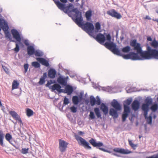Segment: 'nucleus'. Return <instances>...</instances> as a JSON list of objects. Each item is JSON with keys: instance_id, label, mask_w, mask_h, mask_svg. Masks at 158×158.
Listing matches in <instances>:
<instances>
[{"instance_id": "nucleus-9", "label": "nucleus", "mask_w": 158, "mask_h": 158, "mask_svg": "<svg viewBox=\"0 0 158 158\" xmlns=\"http://www.w3.org/2000/svg\"><path fill=\"white\" fill-rule=\"evenodd\" d=\"M84 30L89 35L93 34L94 27L91 23L87 22L84 25Z\"/></svg>"}, {"instance_id": "nucleus-64", "label": "nucleus", "mask_w": 158, "mask_h": 158, "mask_svg": "<svg viewBox=\"0 0 158 158\" xmlns=\"http://www.w3.org/2000/svg\"><path fill=\"white\" fill-rule=\"evenodd\" d=\"M24 44L27 46H29V41L27 40H24Z\"/></svg>"}, {"instance_id": "nucleus-59", "label": "nucleus", "mask_w": 158, "mask_h": 158, "mask_svg": "<svg viewBox=\"0 0 158 158\" xmlns=\"http://www.w3.org/2000/svg\"><path fill=\"white\" fill-rule=\"evenodd\" d=\"M6 22V21L2 18L0 17V26L2 25Z\"/></svg>"}, {"instance_id": "nucleus-11", "label": "nucleus", "mask_w": 158, "mask_h": 158, "mask_svg": "<svg viewBox=\"0 0 158 158\" xmlns=\"http://www.w3.org/2000/svg\"><path fill=\"white\" fill-rule=\"evenodd\" d=\"M108 15L117 19H120L122 16L121 14L116 11L114 9H112L109 10L107 12Z\"/></svg>"}, {"instance_id": "nucleus-26", "label": "nucleus", "mask_w": 158, "mask_h": 158, "mask_svg": "<svg viewBox=\"0 0 158 158\" xmlns=\"http://www.w3.org/2000/svg\"><path fill=\"white\" fill-rule=\"evenodd\" d=\"M94 111L98 118H100L101 119L102 118L99 108L98 107L95 108L94 109Z\"/></svg>"}, {"instance_id": "nucleus-14", "label": "nucleus", "mask_w": 158, "mask_h": 158, "mask_svg": "<svg viewBox=\"0 0 158 158\" xmlns=\"http://www.w3.org/2000/svg\"><path fill=\"white\" fill-rule=\"evenodd\" d=\"M95 39L98 42L102 44L105 41V37L103 35L99 33L97 35Z\"/></svg>"}, {"instance_id": "nucleus-58", "label": "nucleus", "mask_w": 158, "mask_h": 158, "mask_svg": "<svg viewBox=\"0 0 158 158\" xmlns=\"http://www.w3.org/2000/svg\"><path fill=\"white\" fill-rule=\"evenodd\" d=\"M28 67V64H25L24 65V73H26Z\"/></svg>"}, {"instance_id": "nucleus-19", "label": "nucleus", "mask_w": 158, "mask_h": 158, "mask_svg": "<svg viewBox=\"0 0 158 158\" xmlns=\"http://www.w3.org/2000/svg\"><path fill=\"white\" fill-rule=\"evenodd\" d=\"M61 87L60 85L57 83H55L52 85H51L50 86L49 89H52V91L53 92L55 90H56L59 92L60 88Z\"/></svg>"}, {"instance_id": "nucleus-12", "label": "nucleus", "mask_w": 158, "mask_h": 158, "mask_svg": "<svg viewBox=\"0 0 158 158\" xmlns=\"http://www.w3.org/2000/svg\"><path fill=\"white\" fill-rule=\"evenodd\" d=\"M113 150L114 152L123 154H128L132 152L131 151L128 149H125L123 148H115L113 149Z\"/></svg>"}, {"instance_id": "nucleus-3", "label": "nucleus", "mask_w": 158, "mask_h": 158, "mask_svg": "<svg viewBox=\"0 0 158 158\" xmlns=\"http://www.w3.org/2000/svg\"><path fill=\"white\" fill-rule=\"evenodd\" d=\"M111 105L113 108H111L109 110V114L113 118H116L118 115V111L121 110V106L120 103L116 99H114L111 102Z\"/></svg>"}, {"instance_id": "nucleus-13", "label": "nucleus", "mask_w": 158, "mask_h": 158, "mask_svg": "<svg viewBox=\"0 0 158 158\" xmlns=\"http://www.w3.org/2000/svg\"><path fill=\"white\" fill-rule=\"evenodd\" d=\"M11 33L13 37L17 41L20 42L21 38L18 31L15 29H12L11 31Z\"/></svg>"}, {"instance_id": "nucleus-22", "label": "nucleus", "mask_w": 158, "mask_h": 158, "mask_svg": "<svg viewBox=\"0 0 158 158\" xmlns=\"http://www.w3.org/2000/svg\"><path fill=\"white\" fill-rule=\"evenodd\" d=\"M53 0L59 9L61 10H64L65 8L64 4L60 3L58 0Z\"/></svg>"}, {"instance_id": "nucleus-55", "label": "nucleus", "mask_w": 158, "mask_h": 158, "mask_svg": "<svg viewBox=\"0 0 158 158\" xmlns=\"http://www.w3.org/2000/svg\"><path fill=\"white\" fill-rule=\"evenodd\" d=\"M96 98H97V105H100L101 104V100L99 98V96H97L96 97Z\"/></svg>"}, {"instance_id": "nucleus-25", "label": "nucleus", "mask_w": 158, "mask_h": 158, "mask_svg": "<svg viewBox=\"0 0 158 158\" xmlns=\"http://www.w3.org/2000/svg\"><path fill=\"white\" fill-rule=\"evenodd\" d=\"M72 100L73 103L75 105H77L81 101L77 96H73L72 97Z\"/></svg>"}, {"instance_id": "nucleus-46", "label": "nucleus", "mask_w": 158, "mask_h": 158, "mask_svg": "<svg viewBox=\"0 0 158 158\" xmlns=\"http://www.w3.org/2000/svg\"><path fill=\"white\" fill-rule=\"evenodd\" d=\"M127 93H130L135 91V88H128L127 87L126 88Z\"/></svg>"}, {"instance_id": "nucleus-63", "label": "nucleus", "mask_w": 158, "mask_h": 158, "mask_svg": "<svg viewBox=\"0 0 158 158\" xmlns=\"http://www.w3.org/2000/svg\"><path fill=\"white\" fill-rule=\"evenodd\" d=\"M47 77V74L46 72H45L43 73V75L41 76L40 78L45 80V79Z\"/></svg>"}, {"instance_id": "nucleus-23", "label": "nucleus", "mask_w": 158, "mask_h": 158, "mask_svg": "<svg viewBox=\"0 0 158 158\" xmlns=\"http://www.w3.org/2000/svg\"><path fill=\"white\" fill-rule=\"evenodd\" d=\"M65 86V93L68 95H71L73 90V87L69 85H66Z\"/></svg>"}, {"instance_id": "nucleus-20", "label": "nucleus", "mask_w": 158, "mask_h": 158, "mask_svg": "<svg viewBox=\"0 0 158 158\" xmlns=\"http://www.w3.org/2000/svg\"><path fill=\"white\" fill-rule=\"evenodd\" d=\"M139 106V102L137 100H135L131 104L132 108L135 111L137 110Z\"/></svg>"}, {"instance_id": "nucleus-44", "label": "nucleus", "mask_w": 158, "mask_h": 158, "mask_svg": "<svg viewBox=\"0 0 158 158\" xmlns=\"http://www.w3.org/2000/svg\"><path fill=\"white\" fill-rule=\"evenodd\" d=\"M148 105L145 103H143L142 106V109L143 110H148Z\"/></svg>"}, {"instance_id": "nucleus-51", "label": "nucleus", "mask_w": 158, "mask_h": 158, "mask_svg": "<svg viewBox=\"0 0 158 158\" xmlns=\"http://www.w3.org/2000/svg\"><path fill=\"white\" fill-rule=\"evenodd\" d=\"M147 122L148 123L151 124L152 123V118L151 116L150 115L149 117H147L146 118Z\"/></svg>"}, {"instance_id": "nucleus-56", "label": "nucleus", "mask_w": 158, "mask_h": 158, "mask_svg": "<svg viewBox=\"0 0 158 158\" xmlns=\"http://www.w3.org/2000/svg\"><path fill=\"white\" fill-rule=\"evenodd\" d=\"M45 82V80H44L43 79L40 78L38 83L40 85H43L44 84Z\"/></svg>"}, {"instance_id": "nucleus-18", "label": "nucleus", "mask_w": 158, "mask_h": 158, "mask_svg": "<svg viewBox=\"0 0 158 158\" xmlns=\"http://www.w3.org/2000/svg\"><path fill=\"white\" fill-rule=\"evenodd\" d=\"M36 59L43 65L46 67H48L50 65L48 61L44 58H37Z\"/></svg>"}, {"instance_id": "nucleus-36", "label": "nucleus", "mask_w": 158, "mask_h": 158, "mask_svg": "<svg viewBox=\"0 0 158 158\" xmlns=\"http://www.w3.org/2000/svg\"><path fill=\"white\" fill-rule=\"evenodd\" d=\"M34 54L36 56H41L44 55V53L41 50H37L35 51Z\"/></svg>"}, {"instance_id": "nucleus-17", "label": "nucleus", "mask_w": 158, "mask_h": 158, "mask_svg": "<svg viewBox=\"0 0 158 158\" xmlns=\"http://www.w3.org/2000/svg\"><path fill=\"white\" fill-rule=\"evenodd\" d=\"M56 74V70L54 69L51 68L48 71V75L50 78L53 79L55 77Z\"/></svg>"}, {"instance_id": "nucleus-41", "label": "nucleus", "mask_w": 158, "mask_h": 158, "mask_svg": "<svg viewBox=\"0 0 158 158\" xmlns=\"http://www.w3.org/2000/svg\"><path fill=\"white\" fill-rule=\"evenodd\" d=\"M158 108V106L157 104H155L152 105L151 107V109L154 112H155Z\"/></svg>"}, {"instance_id": "nucleus-48", "label": "nucleus", "mask_w": 158, "mask_h": 158, "mask_svg": "<svg viewBox=\"0 0 158 158\" xmlns=\"http://www.w3.org/2000/svg\"><path fill=\"white\" fill-rule=\"evenodd\" d=\"M129 143L130 145L133 149H136V148L137 147V145L134 144L131 140H129Z\"/></svg>"}, {"instance_id": "nucleus-5", "label": "nucleus", "mask_w": 158, "mask_h": 158, "mask_svg": "<svg viewBox=\"0 0 158 158\" xmlns=\"http://www.w3.org/2000/svg\"><path fill=\"white\" fill-rule=\"evenodd\" d=\"M131 102V99H128L124 101V110L122 114V121L123 122L126 121L127 118L130 112V109L128 106L130 104Z\"/></svg>"}, {"instance_id": "nucleus-53", "label": "nucleus", "mask_w": 158, "mask_h": 158, "mask_svg": "<svg viewBox=\"0 0 158 158\" xmlns=\"http://www.w3.org/2000/svg\"><path fill=\"white\" fill-rule=\"evenodd\" d=\"M16 47L14 49V51L15 52L17 53L19 50V45L17 44H15Z\"/></svg>"}, {"instance_id": "nucleus-27", "label": "nucleus", "mask_w": 158, "mask_h": 158, "mask_svg": "<svg viewBox=\"0 0 158 158\" xmlns=\"http://www.w3.org/2000/svg\"><path fill=\"white\" fill-rule=\"evenodd\" d=\"M5 139H6L9 142L11 143L12 145H14V142L11 140L12 139V135L9 133H7L6 135Z\"/></svg>"}, {"instance_id": "nucleus-38", "label": "nucleus", "mask_w": 158, "mask_h": 158, "mask_svg": "<svg viewBox=\"0 0 158 158\" xmlns=\"http://www.w3.org/2000/svg\"><path fill=\"white\" fill-rule=\"evenodd\" d=\"M100 29L101 25L100 23L98 22L96 23L95 25V31L96 32H98Z\"/></svg>"}, {"instance_id": "nucleus-8", "label": "nucleus", "mask_w": 158, "mask_h": 158, "mask_svg": "<svg viewBox=\"0 0 158 158\" xmlns=\"http://www.w3.org/2000/svg\"><path fill=\"white\" fill-rule=\"evenodd\" d=\"M75 137L78 143L83 146L85 149L88 150L92 149V147L90 146L89 143L85 139L77 135H75Z\"/></svg>"}, {"instance_id": "nucleus-6", "label": "nucleus", "mask_w": 158, "mask_h": 158, "mask_svg": "<svg viewBox=\"0 0 158 158\" xmlns=\"http://www.w3.org/2000/svg\"><path fill=\"white\" fill-rule=\"evenodd\" d=\"M104 45L105 47L109 49L114 54L119 56L121 55L122 53L118 48H116V45L114 43L110 42V41L106 42Z\"/></svg>"}, {"instance_id": "nucleus-33", "label": "nucleus", "mask_w": 158, "mask_h": 158, "mask_svg": "<svg viewBox=\"0 0 158 158\" xmlns=\"http://www.w3.org/2000/svg\"><path fill=\"white\" fill-rule=\"evenodd\" d=\"M131 50V47L128 46H127L123 48L122 49V52L124 53H128Z\"/></svg>"}, {"instance_id": "nucleus-10", "label": "nucleus", "mask_w": 158, "mask_h": 158, "mask_svg": "<svg viewBox=\"0 0 158 158\" xmlns=\"http://www.w3.org/2000/svg\"><path fill=\"white\" fill-rule=\"evenodd\" d=\"M59 148L60 151L62 153L65 152L67 148L68 143L64 140L61 139H59Z\"/></svg>"}, {"instance_id": "nucleus-43", "label": "nucleus", "mask_w": 158, "mask_h": 158, "mask_svg": "<svg viewBox=\"0 0 158 158\" xmlns=\"http://www.w3.org/2000/svg\"><path fill=\"white\" fill-rule=\"evenodd\" d=\"M138 43H137V40L135 39L132 40L130 42V45L132 47H134L136 46L137 44Z\"/></svg>"}, {"instance_id": "nucleus-7", "label": "nucleus", "mask_w": 158, "mask_h": 158, "mask_svg": "<svg viewBox=\"0 0 158 158\" xmlns=\"http://www.w3.org/2000/svg\"><path fill=\"white\" fill-rule=\"evenodd\" d=\"M89 142L94 147H96L98 149L100 150L110 153L112 154V153L110 151L101 148L102 147L104 146L103 143L102 142L100 141L97 142L96 141V140L93 138L89 140Z\"/></svg>"}, {"instance_id": "nucleus-52", "label": "nucleus", "mask_w": 158, "mask_h": 158, "mask_svg": "<svg viewBox=\"0 0 158 158\" xmlns=\"http://www.w3.org/2000/svg\"><path fill=\"white\" fill-rule=\"evenodd\" d=\"M55 82V81H54V82L52 80H50L48 81L47 84L46 85V86L47 87H48L49 88L50 86H51L50 85L51 84H53Z\"/></svg>"}, {"instance_id": "nucleus-62", "label": "nucleus", "mask_w": 158, "mask_h": 158, "mask_svg": "<svg viewBox=\"0 0 158 158\" xmlns=\"http://www.w3.org/2000/svg\"><path fill=\"white\" fill-rule=\"evenodd\" d=\"M106 38L107 40L109 41V42L110 41L111 37L110 34H108L107 35H106Z\"/></svg>"}, {"instance_id": "nucleus-21", "label": "nucleus", "mask_w": 158, "mask_h": 158, "mask_svg": "<svg viewBox=\"0 0 158 158\" xmlns=\"http://www.w3.org/2000/svg\"><path fill=\"white\" fill-rule=\"evenodd\" d=\"M57 82L60 84L63 85H67V80L63 76H60L57 78Z\"/></svg>"}, {"instance_id": "nucleus-15", "label": "nucleus", "mask_w": 158, "mask_h": 158, "mask_svg": "<svg viewBox=\"0 0 158 158\" xmlns=\"http://www.w3.org/2000/svg\"><path fill=\"white\" fill-rule=\"evenodd\" d=\"M9 114L16 120L18 121L21 123H22L20 116L15 111H10L9 112Z\"/></svg>"}, {"instance_id": "nucleus-57", "label": "nucleus", "mask_w": 158, "mask_h": 158, "mask_svg": "<svg viewBox=\"0 0 158 158\" xmlns=\"http://www.w3.org/2000/svg\"><path fill=\"white\" fill-rule=\"evenodd\" d=\"M146 158H158V153L152 156L147 157Z\"/></svg>"}, {"instance_id": "nucleus-60", "label": "nucleus", "mask_w": 158, "mask_h": 158, "mask_svg": "<svg viewBox=\"0 0 158 158\" xmlns=\"http://www.w3.org/2000/svg\"><path fill=\"white\" fill-rule=\"evenodd\" d=\"M2 67L4 69V71L5 72L7 73L8 74L9 73V72L8 70V69L6 68V67L5 66L2 65Z\"/></svg>"}, {"instance_id": "nucleus-45", "label": "nucleus", "mask_w": 158, "mask_h": 158, "mask_svg": "<svg viewBox=\"0 0 158 158\" xmlns=\"http://www.w3.org/2000/svg\"><path fill=\"white\" fill-rule=\"evenodd\" d=\"M29 150V148H23L21 151V152L23 154H27L28 153V151Z\"/></svg>"}, {"instance_id": "nucleus-39", "label": "nucleus", "mask_w": 158, "mask_h": 158, "mask_svg": "<svg viewBox=\"0 0 158 158\" xmlns=\"http://www.w3.org/2000/svg\"><path fill=\"white\" fill-rule=\"evenodd\" d=\"M19 84L16 80H14L12 83V89H17L19 85Z\"/></svg>"}, {"instance_id": "nucleus-42", "label": "nucleus", "mask_w": 158, "mask_h": 158, "mask_svg": "<svg viewBox=\"0 0 158 158\" xmlns=\"http://www.w3.org/2000/svg\"><path fill=\"white\" fill-rule=\"evenodd\" d=\"M69 103V99L66 97H65L64 100V102L62 106V109L63 107H64L65 105L68 104Z\"/></svg>"}, {"instance_id": "nucleus-37", "label": "nucleus", "mask_w": 158, "mask_h": 158, "mask_svg": "<svg viewBox=\"0 0 158 158\" xmlns=\"http://www.w3.org/2000/svg\"><path fill=\"white\" fill-rule=\"evenodd\" d=\"M26 111L27 115L29 117L32 116L33 114V111L29 108H27Z\"/></svg>"}, {"instance_id": "nucleus-35", "label": "nucleus", "mask_w": 158, "mask_h": 158, "mask_svg": "<svg viewBox=\"0 0 158 158\" xmlns=\"http://www.w3.org/2000/svg\"><path fill=\"white\" fill-rule=\"evenodd\" d=\"M1 27L2 28V30L5 31H8L9 29V26L6 21Z\"/></svg>"}, {"instance_id": "nucleus-2", "label": "nucleus", "mask_w": 158, "mask_h": 158, "mask_svg": "<svg viewBox=\"0 0 158 158\" xmlns=\"http://www.w3.org/2000/svg\"><path fill=\"white\" fill-rule=\"evenodd\" d=\"M139 54L134 52H130L127 54H123L122 53L120 56L125 59H131L132 60H150V56H139Z\"/></svg>"}, {"instance_id": "nucleus-31", "label": "nucleus", "mask_w": 158, "mask_h": 158, "mask_svg": "<svg viewBox=\"0 0 158 158\" xmlns=\"http://www.w3.org/2000/svg\"><path fill=\"white\" fill-rule=\"evenodd\" d=\"M153 100L150 97H147L145 100V104L149 106L152 104Z\"/></svg>"}, {"instance_id": "nucleus-32", "label": "nucleus", "mask_w": 158, "mask_h": 158, "mask_svg": "<svg viewBox=\"0 0 158 158\" xmlns=\"http://www.w3.org/2000/svg\"><path fill=\"white\" fill-rule=\"evenodd\" d=\"M151 45L156 49L158 48V42L155 40H153L150 44Z\"/></svg>"}, {"instance_id": "nucleus-16", "label": "nucleus", "mask_w": 158, "mask_h": 158, "mask_svg": "<svg viewBox=\"0 0 158 158\" xmlns=\"http://www.w3.org/2000/svg\"><path fill=\"white\" fill-rule=\"evenodd\" d=\"M100 105L101 110L103 112V114L105 115H106L108 114V106L105 103H101Z\"/></svg>"}, {"instance_id": "nucleus-30", "label": "nucleus", "mask_w": 158, "mask_h": 158, "mask_svg": "<svg viewBox=\"0 0 158 158\" xmlns=\"http://www.w3.org/2000/svg\"><path fill=\"white\" fill-rule=\"evenodd\" d=\"M92 11L90 10L87 11L86 12L85 15L87 20H89L90 19L92 15Z\"/></svg>"}, {"instance_id": "nucleus-24", "label": "nucleus", "mask_w": 158, "mask_h": 158, "mask_svg": "<svg viewBox=\"0 0 158 158\" xmlns=\"http://www.w3.org/2000/svg\"><path fill=\"white\" fill-rule=\"evenodd\" d=\"M35 50L34 47L32 46H29L27 47V54L30 56L34 54Z\"/></svg>"}, {"instance_id": "nucleus-1", "label": "nucleus", "mask_w": 158, "mask_h": 158, "mask_svg": "<svg viewBox=\"0 0 158 158\" xmlns=\"http://www.w3.org/2000/svg\"><path fill=\"white\" fill-rule=\"evenodd\" d=\"M133 49L136 52L139 53L140 56H150L151 59H153L156 49H152L148 45L147 46V50L145 51H143L142 48L139 43L137 44L134 47Z\"/></svg>"}, {"instance_id": "nucleus-4", "label": "nucleus", "mask_w": 158, "mask_h": 158, "mask_svg": "<svg viewBox=\"0 0 158 158\" xmlns=\"http://www.w3.org/2000/svg\"><path fill=\"white\" fill-rule=\"evenodd\" d=\"M71 11V14L70 15H69V17H72L73 15L72 12L75 13V14L73 15L75 17L74 19H73L75 23L80 27L83 25L82 23L83 19L82 17L81 12H80L77 8L73 9Z\"/></svg>"}, {"instance_id": "nucleus-34", "label": "nucleus", "mask_w": 158, "mask_h": 158, "mask_svg": "<svg viewBox=\"0 0 158 158\" xmlns=\"http://www.w3.org/2000/svg\"><path fill=\"white\" fill-rule=\"evenodd\" d=\"M72 6V5L70 4L68 6L65 7V10H64V11L65 13H67L68 15H70L71 14V11L69 10V8Z\"/></svg>"}, {"instance_id": "nucleus-54", "label": "nucleus", "mask_w": 158, "mask_h": 158, "mask_svg": "<svg viewBox=\"0 0 158 158\" xmlns=\"http://www.w3.org/2000/svg\"><path fill=\"white\" fill-rule=\"evenodd\" d=\"M153 59L158 60V50L156 49Z\"/></svg>"}, {"instance_id": "nucleus-29", "label": "nucleus", "mask_w": 158, "mask_h": 158, "mask_svg": "<svg viewBox=\"0 0 158 158\" xmlns=\"http://www.w3.org/2000/svg\"><path fill=\"white\" fill-rule=\"evenodd\" d=\"M4 134L2 131L0 130V144L2 147H4L5 145L3 143V140L4 138Z\"/></svg>"}, {"instance_id": "nucleus-47", "label": "nucleus", "mask_w": 158, "mask_h": 158, "mask_svg": "<svg viewBox=\"0 0 158 158\" xmlns=\"http://www.w3.org/2000/svg\"><path fill=\"white\" fill-rule=\"evenodd\" d=\"M102 88V89L104 91L110 92V88L109 86H107L106 87H100Z\"/></svg>"}, {"instance_id": "nucleus-49", "label": "nucleus", "mask_w": 158, "mask_h": 158, "mask_svg": "<svg viewBox=\"0 0 158 158\" xmlns=\"http://www.w3.org/2000/svg\"><path fill=\"white\" fill-rule=\"evenodd\" d=\"M89 116L90 119H93L95 118V116L94 114V112L92 111H90V114L89 115Z\"/></svg>"}, {"instance_id": "nucleus-50", "label": "nucleus", "mask_w": 158, "mask_h": 158, "mask_svg": "<svg viewBox=\"0 0 158 158\" xmlns=\"http://www.w3.org/2000/svg\"><path fill=\"white\" fill-rule=\"evenodd\" d=\"M71 111L73 113H76L77 111V107H75L74 106H72L70 108Z\"/></svg>"}, {"instance_id": "nucleus-61", "label": "nucleus", "mask_w": 158, "mask_h": 158, "mask_svg": "<svg viewBox=\"0 0 158 158\" xmlns=\"http://www.w3.org/2000/svg\"><path fill=\"white\" fill-rule=\"evenodd\" d=\"M84 94V93L83 92H81L80 93L79 95V97H78L81 100V101L83 99V96Z\"/></svg>"}, {"instance_id": "nucleus-28", "label": "nucleus", "mask_w": 158, "mask_h": 158, "mask_svg": "<svg viewBox=\"0 0 158 158\" xmlns=\"http://www.w3.org/2000/svg\"><path fill=\"white\" fill-rule=\"evenodd\" d=\"M90 102L92 106H94L95 104H97L96 100L93 96H91L90 97Z\"/></svg>"}, {"instance_id": "nucleus-40", "label": "nucleus", "mask_w": 158, "mask_h": 158, "mask_svg": "<svg viewBox=\"0 0 158 158\" xmlns=\"http://www.w3.org/2000/svg\"><path fill=\"white\" fill-rule=\"evenodd\" d=\"M32 66L35 68H37L40 67V64L37 61L33 62L31 64Z\"/></svg>"}]
</instances>
